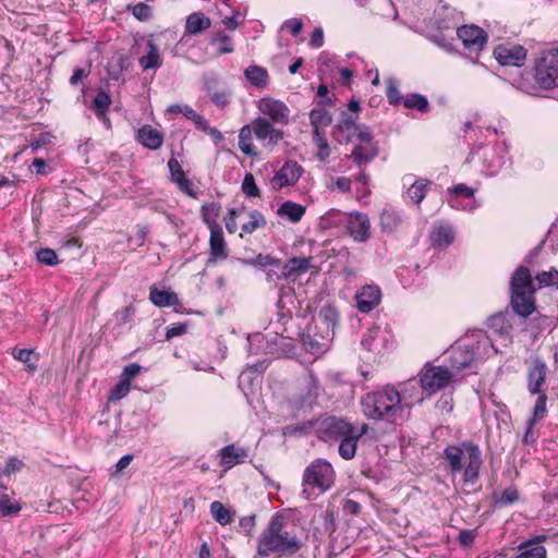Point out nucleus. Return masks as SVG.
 <instances>
[{"label": "nucleus", "instance_id": "1", "mask_svg": "<svg viewBox=\"0 0 558 558\" xmlns=\"http://www.w3.org/2000/svg\"><path fill=\"white\" fill-rule=\"evenodd\" d=\"M301 547L302 542L296 534L295 525L284 515L276 514L259 537L257 553L265 557L271 553L293 556Z\"/></svg>", "mask_w": 558, "mask_h": 558}, {"label": "nucleus", "instance_id": "2", "mask_svg": "<svg viewBox=\"0 0 558 558\" xmlns=\"http://www.w3.org/2000/svg\"><path fill=\"white\" fill-rule=\"evenodd\" d=\"M363 414L368 420L399 425L405 420L404 404L397 388L387 385L365 393L361 399Z\"/></svg>", "mask_w": 558, "mask_h": 558}, {"label": "nucleus", "instance_id": "3", "mask_svg": "<svg viewBox=\"0 0 558 558\" xmlns=\"http://www.w3.org/2000/svg\"><path fill=\"white\" fill-rule=\"evenodd\" d=\"M315 430L324 441L339 440L338 452L344 460L355 457V444L352 442V423L340 416H326L316 422Z\"/></svg>", "mask_w": 558, "mask_h": 558}, {"label": "nucleus", "instance_id": "4", "mask_svg": "<svg viewBox=\"0 0 558 558\" xmlns=\"http://www.w3.org/2000/svg\"><path fill=\"white\" fill-rule=\"evenodd\" d=\"M444 454L452 473L464 470L463 481L465 483H473L478 477L483 461L477 445L471 441H464L460 446L451 445L445 449Z\"/></svg>", "mask_w": 558, "mask_h": 558}, {"label": "nucleus", "instance_id": "5", "mask_svg": "<svg viewBox=\"0 0 558 558\" xmlns=\"http://www.w3.org/2000/svg\"><path fill=\"white\" fill-rule=\"evenodd\" d=\"M511 306L522 317H527L535 311V287L530 269L520 266L511 277Z\"/></svg>", "mask_w": 558, "mask_h": 558}, {"label": "nucleus", "instance_id": "6", "mask_svg": "<svg viewBox=\"0 0 558 558\" xmlns=\"http://www.w3.org/2000/svg\"><path fill=\"white\" fill-rule=\"evenodd\" d=\"M536 84L544 89L558 87V49L544 51L534 65Z\"/></svg>", "mask_w": 558, "mask_h": 558}, {"label": "nucleus", "instance_id": "7", "mask_svg": "<svg viewBox=\"0 0 558 558\" xmlns=\"http://www.w3.org/2000/svg\"><path fill=\"white\" fill-rule=\"evenodd\" d=\"M333 480L332 465L327 460L316 459L305 469L302 484L325 492L331 487Z\"/></svg>", "mask_w": 558, "mask_h": 558}, {"label": "nucleus", "instance_id": "8", "mask_svg": "<svg viewBox=\"0 0 558 558\" xmlns=\"http://www.w3.org/2000/svg\"><path fill=\"white\" fill-rule=\"evenodd\" d=\"M418 376L422 391L430 396L446 388L451 383L453 373L444 366L426 364Z\"/></svg>", "mask_w": 558, "mask_h": 558}, {"label": "nucleus", "instance_id": "9", "mask_svg": "<svg viewBox=\"0 0 558 558\" xmlns=\"http://www.w3.org/2000/svg\"><path fill=\"white\" fill-rule=\"evenodd\" d=\"M333 333L315 329V326H307L301 335L302 344L306 352L318 357L326 353L333 340Z\"/></svg>", "mask_w": 558, "mask_h": 558}, {"label": "nucleus", "instance_id": "10", "mask_svg": "<svg viewBox=\"0 0 558 558\" xmlns=\"http://www.w3.org/2000/svg\"><path fill=\"white\" fill-rule=\"evenodd\" d=\"M447 355L449 363L447 368L453 373V376L457 372L469 367L475 361L472 343L465 340L464 337L447 351Z\"/></svg>", "mask_w": 558, "mask_h": 558}, {"label": "nucleus", "instance_id": "11", "mask_svg": "<svg viewBox=\"0 0 558 558\" xmlns=\"http://www.w3.org/2000/svg\"><path fill=\"white\" fill-rule=\"evenodd\" d=\"M359 143L354 146L349 158L357 166L366 165L375 159L379 153L378 144L374 141L372 131L362 132Z\"/></svg>", "mask_w": 558, "mask_h": 558}, {"label": "nucleus", "instance_id": "12", "mask_svg": "<svg viewBox=\"0 0 558 558\" xmlns=\"http://www.w3.org/2000/svg\"><path fill=\"white\" fill-rule=\"evenodd\" d=\"M347 231L355 242H366L371 236V222L366 214L354 211L343 214Z\"/></svg>", "mask_w": 558, "mask_h": 558}, {"label": "nucleus", "instance_id": "13", "mask_svg": "<svg viewBox=\"0 0 558 558\" xmlns=\"http://www.w3.org/2000/svg\"><path fill=\"white\" fill-rule=\"evenodd\" d=\"M464 338L472 343L475 361L488 359L498 352L495 345V339L484 330H473Z\"/></svg>", "mask_w": 558, "mask_h": 558}, {"label": "nucleus", "instance_id": "14", "mask_svg": "<svg viewBox=\"0 0 558 558\" xmlns=\"http://www.w3.org/2000/svg\"><path fill=\"white\" fill-rule=\"evenodd\" d=\"M458 37L470 52L476 54L484 49L487 43V34L476 25H464L458 28Z\"/></svg>", "mask_w": 558, "mask_h": 558}, {"label": "nucleus", "instance_id": "15", "mask_svg": "<svg viewBox=\"0 0 558 558\" xmlns=\"http://www.w3.org/2000/svg\"><path fill=\"white\" fill-rule=\"evenodd\" d=\"M303 173V168L294 160H288L271 179V185L276 190L294 185Z\"/></svg>", "mask_w": 558, "mask_h": 558}, {"label": "nucleus", "instance_id": "16", "mask_svg": "<svg viewBox=\"0 0 558 558\" xmlns=\"http://www.w3.org/2000/svg\"><path fill=\"white\" fill-rule=\"evenodd\" d=\"M494 56L501 65L521 66L526 58V50L520 45H499Z\"/></svg>", "mask_w": 558, "mask_h": 558}, {"label": "nucleus", "instance_id": "17", "mask_svg": "<svg viewBox=\"0 0 558 558\" xmlns=\"http://www.w3.org/2000/svg\"><path fill=\"white\" fill-rule=\"evenodd\" d=\"M258 109L264 114L270 118L275 123L288 124L289 122V109L280 100L274 98H262L258 101Z\"/></svg>", "mask_w": 558, "mask_h": 558}, {"label": "nucleus", "instance_id": "18", "mask_svg": "<svg viewBox=\"0 0 558 558\" xmlns=\"http://www.w3.org/2000/svg\"><path fill=\"white\" fill-rule=\"evenodd\" d=\"M381 299V291L375 284H366L355 293L356 307L361 313L372 312Z\"/></svg>", "mask_w": 558, "mask_h": 558}, {"label": "nucleus", "instance_id": "19", "mask_svg": "<svg viewBox=\"0 0 558 558\" xmlns=\"http://www.w3.org/2000/svg\"><path fill=\"white\" fill-rule=\"evenodd\" d=\"M547 375V365L539 357H534L527 371V389L532 395L543 393L542 386Z\"/></svg>", "mask_w": 558, "mask_h": 558}, {"label": "nucleus", "instance_id": "20", "mask_svg": "<svg viewBox=\"0 0 558 558\" xmlns=\"http://www.w3.org/2000/svg\"><path fill=\"white\" fill-rule=\"evenodd\" d=\"M253 132L257 140L268 145H277L283 138V132L275 129L271 123L264 118H258L253 122Z\"/></svg>", "mask_w": 558, "mask_h": 558}, {"label": "nucleus", "instance_id": "21", "mask_svg": "<svg viewBox=\"0 0 558 558\" xmlns=\"http://www.w3.org/2000/svg\"><path fill=\"white\" fill-rule=\"evenodd\" d=\"M362 132H371L365 124L354 122H338L333 129V136L339 143H351L360 140Z\"/></svg>", "mask_w": 558, "mask_h": 558}, {"label": "nucleus", "instance_id": "22", "mask_svg": "<svg viewBox=\"0 0 558 558\" xmlns=\"http://www.w3.org/2000/svg\"><path fill=\"white\" fill-rule=\"evenodd\" d=\"M487 327L490 330L489 336H492V338H500L504 344L510 342V332L512 330V325L510 324L507 315L502 313L492 315L487 320Z\"/></svg>", "mask_w": 558, "mask_h": 558}, {"label": "nucleus", "instance_id": "23", "mask_svg": "<svg viewBox=\"0 0 558 558\" xmlns=\"http://www.w3.org/2000/svg\"><path fill=\"white\" fill-rule=\"evenodd\" d=\"M136 141L148 149L156 150L162 146L163 134L151 125H144L137 130Z\"/></svg>", "mask_w": 558, "mask_h": 558}, {"label": "nucleus", "instance_id": "24", "mask_svg": "<svg viewBox=\"0 0 558 558\" xmlns=\"http://www.w3.org/2000/svg\"><path fill=\"white\" fill-rule=\"evenodd\" d=\"M204 81L205 88L210 97V100L219 107L227 105L228 94L226 93L225 88L221 87L219 77L214 74H208L205 75Z\"/></svg>", "mask_w": 558, "mask_h": 558}, {"label": "nucleus", "instance_id": "25", "mask_svg": "<svg viewBox=\"0 0 558 558\" xmlns=\"http://www.w3.org/2000/svg\"><path fill=\"white\" fill-rule=\"evenodd\" d=\"M248 343V352L251 355H268L274 353L275 344L270 342L264 335L256 332L246 337Z\"/></svg>", "mask_w": 558, "mask_h": 558}, {"label": "nucleus", "instance_id": "26", "mask_svg": "<svg viewBox=\"0 0 558 558\" xmlns=\"http://www.w3.org/2000/svg\"><path fill=\"white\" fill-rule=\"evenodd\" d=\"M312 267V257H292L282 267L284 278H296Z\"/></svg>", "mask_w": 558, "mask_h": 558}, {"label": "nucleus", "instance_id": "27", "mask_svg": "<svg viewBox=\"0 0 558 558\" xmlns=\"http://www.w3.org/2000/svg\"><path fill=\"white\" fill-rule=\"evenodd\" d=\"M338 312L332 306H324L317 316L315 322V329H319L322 331H329L335 335V327L338 323Z\"/></svg>", "mask_w": 558, "mask_h": 558}, {"label": "nucleus", "instance_id": "28", "mask_svg": "<svg viewBox=\"0 0 558 558\" xmlns=\"http://www.w3.org/2000/svg\"><path fill=\"white\" fill-rule=\"evenodd\" d=\"M209 246L210 254L214 257H227L226 242L223 239L222 228L219 223H211L210 228Z\"/></svg>", "mask_w": 558, "mask_h": 558}, {"label": "nucleus", "instance_id": "29", "mask_svg": "<svg viewBox=\"0 0 558 558\" xmlns=\"http://www.w3.org/2000/svg\"><path fill=\"white\" fill-rule=\"evenodd\" d=\"M146 46L148 52L138 59L140 66L143 71L159 69L162 65V58L158 46L153 40H147Z\"/></svg>", "mask_w": 558, "mask_h": 558}, {"label": "nucleus", "instance_id": "30", "mask_svg": "<svg viewBox=\"0 0 558 558\" xmlns=\"http://www.w3.org/2000/svg\"><path fill=\"white\" fill-rule=\"evenodd\" d=\"M149 300L158 307H169L179 304V298L175 292L159 290L156 286L149 288Z\"/></svg>", "mask_w": 558, "mask_h": 558}, {"label": "nucleus", "instance_id": "31", "mask_svg": "<svg viewBox=\"0 0 558 558\" xmlns=\"http://www.w3.org/2000/svg\"><path fill=\"white\" fill-rule=\"evenodd\" d=\"M211 26V21L203 12H194L186 17L185 32L197 35Z\"/></svg>", "mask_w": 558, "mask_h": 558}, {"label": "nucleus", "instance_id": "32", "mask_svg": "<svg viewBox=\"0 0 558 558\" xmlns=\"http://www.w3.org/2000/svg\"><path fill=\"white\" fill-rule=\"evenodd\" d=\"M399 392L401 395L405 412L407 409H410L415 402H422L424 399L422 396L424 391L417 387V384L414 380H409L405 383Z\"/></svg>", "mask_w": 558, "mask_h": 558}, {"label": "nucleus", "instance_id": "33", "mask_svg": "<svg viewBox=\"0 0 558 558\" xmlns=\"http://www.w3.org/2000/svg\"><path fill=\"white\" fill-rule=\"evenodd\" d=\"M305 206L291 201H286L279 206V208L277 209V214L281 218H286L289 221L296 223L302 219V217L305 214Z\"/></svg>", "mask_w": 558, "mask_h": 558}, {"label": "nucleus", "instance_id": "34", "mask_svg": "<svg viewBox=\"0 0 558 558\" xmlns=\"http://www.w3.org/2000/svg\"><path fill=\"white\" fill-rule=\"evenodd\" d=\"M306 393L301 397V407H311L318 395V379L313 373H308L304 378Z\"/></svg>", "mask_w": 558, "mask_h": 558}, {"label": "nucleus", "instance_id": "35", "mask_svg": "<svg viewBox=\"0 0 558 558\" xmlns=\"http://www.w3.org/2000/svg\"><path fill=\"white\" fill-rule=\"evenodd\" d=\"M246 81L258 88H265L269 82V75L266 69L257 65L246 68Z\"/></svg>", "mask_w": 558, "mask_h": 558}, {"label": "nucleus", "instance_id": "36", "mask_svg": "<svg viewBox=\"0 0 558 558\" xmlns=\"http://www.w3.org/2000/svg\"><path fill=\"white\" fill-rule=\"evenodd\" d=\"M110 105H111L110 95L107 92L100 89L97 93V95L95 96V98L93 99L92 109L94 110L96 117L99 120H105L106 113L108 112Z\"/></svg>", "mask_w": 558, "mask_h": 558}, {"label": "nucleus", "instance_id": "37", "mask_svg": "<svg viewBox=\"0 0 558 558\" xmlns=\"http://www.w3.org/2000/svg\"><path fill=\"white\" fill-rule=\"evenodd\" d=\"M435 246L446 247L454 240V231L450 226H441L435 229L430 235Z\"/></svg>", "mask_w": 558, "mask_h": 558}, {"label": "nucleus", "instance_id": "38", "mask_svg": "<svg viewBox=\"0 0 558 558\" xmlns=\"http://www.w3.org/2000/svg\"><path fill=\"white\" fill-rule=\"evenodd\" d=\"M463 196L466 198H472L474 196V190L465 184H457L449 189V198L448 203L453 208L460 207L459 197Z\"/></svg>", "mask_w": 558, "mask_h": 558}, {"label": "nucleus", "instance_id": "39", "mask_svg": "<svg viewBox=\"0 0 558 558\" xmlns=\"http://www.w3.org/2000/svg\"><path fill=\"white\" fill-rule=\"evenodd\" d=\"M513 558H546V549L534 544V541H529L520 546V553Z\"/></svg>", "mask_w": 558, "mask_h": 558}, {"label": "nucleus", "instance_id": "40", "mask_svg": "<svg viewBox=\"0 0 558 558\" xmlns=\"http://www.w3.org/2000/svg\"><path fill=\"white\" fill-rule=\"evenodd\" d=\"M311 124L314 129H325L331 123V114L324 107H315L310 113Z\"/></svg>", "mask_w": 558, "mask_h": 558}, {"label": "nucleus", "instance_id": "41", "mask_svg": "<svg viewBox=\"0 0 558 558\" xmlns=\"http://www.w3.org/2000/svg\"><path fill=\"white\" fill-rule=\"evenodd\" d=\"M403 106L408 109H416L420 112H427L429 104L427 98L421 94H409L403 98Z\"/></svg>", "mask_w": 558, "mask_h": 558}, {"label": "nucleus", "instance_id": "42", "mask_svg": "<svg viewBox=\"0 0 558 558\" xmlns=\"http://www.w3.org/2000/svg\"><path fill=\"white\" fill-rule=\"evenodd\" d=\"M400 222V215L392 209H384L380 214V227L386 232H392Z\"/></svg>", "mask_w": 558, "mask_h": 558}, {"label": "nucleus", "instance_id": "43", "mask_svg": "<svg viewBox=\"0 0 558 558\" xmlns=\"http://www.w3.org/2000/svg\"><path fill=\"white\" fill-rule=\"evenodd\" d=\"M429 184L428 180L418 179L408 189V197L415 204H420L426 194V187Z\"/></svg>", "mask_w": 558, "mask_h": 558}, {"label": "nucleus", "instance_id": "44", "mask_svg": "<svg viewBox=\"0 0 558 558\" xmlns=\"http://www.w3.org/2000/svg\"><path fill=\"white\" fill-rule=\"evenodd\" d=\"M220 464L227 469L240 463V454L233 445H228L219 450Z\"/></svg>", "mask_w": 558, "mask_h": 558}, {"label": "nucleus", "instance_id": "45", "mask_svg": "<svg viewBox=\"0 0 558 558\" xmlns=\"http://www.w3.org/2000/svg\"><path fill=\"white\" fill-rule=\"evenodd\" d=\"M221 206L216 202L206 203L202 206L203 221L210 228L211 223H218L215 219L219 216Z\"/></svg>", "mask_w": 558, "mask_h": 558}, {"label": "nucleus", "instance_id": "46", "mask_svg": "<svg viewBox=\"0 0 558 558\" xmlns=\"http://www.w3.org/2000/svg\"><path fill=\"white\" fill-rule=\"evenodd\" d=\"M210 513L221 525H226L231 521L229 510L220 501H213L210 504Z\"/></svg>", "mask_w": 558, "mask_h": 558}, {"label": "nucleus", "instance_id": "47", "mask_svg": "<svg viewBox=\"0 0 558 558\" xmlns=\"http://www.w3.org/2000/svg\"><path fill=\"white\" fill-rule=\"evenodd\" d=\"M535 279L538 281L539 287L558 288V270L556 268H550L548 271L538 272Z\"/></svg>", "mask_w": 558, "mask_h": 558}, {"label": "nucleus", "instance_id": "48", "mask_svg": "<svg viewBox=\"0 0 558 558\" xmlns=\"http://www.w3.org/2000/svg\"><path fill=\"white\" fill-rule=\"evenodd\" d=\"M12 355L17 361L24 363L29 372H34L37 365L32 362L34 351L31 349H13Z\"/></svg>", "mask_w": 558, "mask_h": 558}, {"label": "nucleus", "instance_id": "49", "mask_svg": "<svg viewBox=\"0 0 558 558\" xmlns=\"http://www.w3.org/2000/svg\"><path fill=\"white\" fill-rule=\"evenodd\" d=\"M37 260L40 264L47 266H56L59 264V258L57 253L52 248L43 247L36 252Z\"/></svg>", "mask_w": 558, "mask_h": 558}, {"label": "nucleus", "instance_id": "50", "mask_svg": "<svg viewBox=\"0 0 558 558\" xmlns=\"http://www.w3.org/2000/svg\"><path fill=\"white\" fill-rule=\"evenodd\" d=\"M538 397H537V400H536V403L534 405V409H533V417L530 420L531 421V425H534L537 421L542 420L546 412H547V409H546V402H547V397L546 395L543 392V393H537Z\"/></svg>", "mask_w": 558, "mask_h": 558}, {"label": "nucleus", "instance_id": "51", "mask_svg": "<svg viewBox=\"0 0 558 558\" xmlns=\"http://www.w3.org/2000/svg\"><path fill=\"white\" fill-rule=\"evenodd\" d=\"M131 384L128 379L120 378L117 385L111 389L109 400L118 401L124 398L130 392Z\"/></svg>", "mask_w": 558, "mask_h": 558}, {"label": "nucleus", "instance_id": "52", "mask_svg": "<svg viewBox=\"0 0 558 558\" xmlns=\"http://www.w3.org/2000/svg\"><path fill=\"white\" fill-rule=\"evenodd\" d=\"M132 14L136 20L147 22L153 17V9L144 2H140L132 7Z\"/></svg>", "mask_w": 558, "mask_h": 558}, {"label": "nucleus", "instance_id": "53", "mask_svg": "<svg viewBox=\"0 0 558 558\" xmlns=\"http://www.w3.org/2000/svg\"><path fill=\"white\" fill-rule=\"evenodd\" d=\"M518 499H519L518 489L514 487H508L497 498L496 504L500 507H505V506L515 502Z\"/></svg>", "mask_w": 558, "mask_h": 558}, {"label": "nucleus", "instance_id": "54", "mask_svg": "<svg viewBox=\"0 0 558 558\" xmlns=\"http://www.w3.org/2000/svg\"><path fill=\"white\" fill-rule=\"evenodd\" d=\"M250 220L246 222V232H253L266 226L265 217L257 210H253L248 215Z\"/></svg>", "mask_w": 558, "mask_h": 558}, {"label": "nucleus", "instance_id": "55", "mask_svg": "<svg viewBox=\"0 0 558 558\" xmlns=\"http://www.w3.org/2000/svg\"><path fill=\"white\" fill-rule=\"evenodd\" d=\"M229 40H230V38L225 33L218 32L217 34H215L211 37L210 43L213 45H216L218 43L223 44L221 47L218 48L219 54H223V53H230L233 51V47L229 43Z\"/></svg>", "mask_w": 558, "mask_h": 558}, {"label": "nucleus", "instance_id": "56", "mask_svg": "<svg viewBox=\"0 0 558 558\" xmlns=\"http://www.w3.org/2000/svg\"><path fill=\"white\" fill-rule=\"evenodd\" d=\"M21 510V507L11 502L7 494H0V512L2 515L15 514Z\"/></svg>", "mask_w": 558, "mask_h": 558}, {"label": "nucleus", "instance_id": "57", "mask_svg": "<svg viewBox=\"0 0 558 558\" xmlns=\"http://www.w3.org/2000/svg\"><path fill=\"white\" fill-rule=\"evenodd\" d=\"M168 168H169V171H170V174H171V180L177 183L179 182L182 178H185V172L184 170L182 169L180 162L178 161V159L172 156L169 160H168Z\"/></svg>", "mask_w": 558, "mask_h": 558}, {"label": "nucleus", "instance_id": "58", "mask_svg": "<svg viewBox=\"0 0 558 558\" xmlns=\"http://www.w3.org/2000/svg\"><path fill=\"white\" fill-rule=\"evenodd\" d=\"M386 96L388 98V101L393 106L399 105L401 101L403 102V98L401 97L399 88L392 78L388 80Z\"/></svg>", "mask_w": 558, "mask_h": 558}, {"label": "nucleus", "instance_id": "59", "mask_svg": "<svg viewBox=\"0 0 558 558\" xmlns=\"http://www.w3.org/2000/svg\"><path fill=\"white\" fill-rule=\"evenodd\" d=\"M484 163H485V168H486V173L488 175H496L499 172V170L501 169V167L504 166L505 158L500 154L496 158H493L490 160L485 159Z\"/></svg>", "mask_w": 558, "mask_h": 558}, {"label": "nucleus", "instance_id": "60", "mask_svg": "<svg viewBox=\"0 0 558 558\" xmlns=\"http://www.w3.org/2000/svg\"><path fill=\"white\" fill-rule=\"evenodd\" d=\"M380 337L379 330H371L365 333L362 338V345L366 348L368 351H377V340Z\"/></svg>", "mask_w": 558, "mask_h": 558}, {"label": "nucleus", "instance_id": "61", "mask_svg": "<svg viewBox=\"0 0 558 558\" xmlns=\"http://www.w3.org/2000/svg\"><path fill=\"white\" fill-rule=\"evenodd\" d=\"M251 263L252 265L254 266H257V267H260V268H264V267H267V266H276L278 267L280 262L274 257H271L270 255H262L259 254L255 259L248 262L246 259V264Z\"/></svg>", "mask_w": 558, "mask_h": 558}, {"label": "nucleus", "instance_id": "62", "mask_svg": "<svg viewBox=\"0 0 558 558\" xmlns=\"http://www.w3.org/2000/svg\"><path fill=\"white\" fill-rule=\"evenodd\" d=\"M177 185L186 195L193 198H197L198 192L196 191L193 182L186 177L182 178L179 182H177Z\"/></svg>", "mask_w": 558, "mask_h": 558}, {"label": "nucleus", "instance_id": "63", "mask_svg": "<svg viewBox=\"0 0 558 558\" xmlns=\"http://www.w3.org/2000/svg\"><path fill=\"white\" fill-rule=\"evenodd\" d=\"M476 535L477 533L475 530H461L458 535V541L460 545L470 547L473 544Z\"/></svg>", "mask_w": 558, "mask_h": 558}, {"label": "nucleus", "instance_id": "64", "mask_svg": "<svg viewBox=\"0 0 558 558\" xmlns=\"http://www.w3.org/2000/svg\"><path fill=\"white\" fill-rule=\"evenodd\" d=\"M281 28L288 29L293 36H296L301 33L303 23L299 19H290L282 24Z\"/></svg>", "mask_w": 558, "mask_h": 558}]
</instances>
